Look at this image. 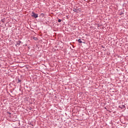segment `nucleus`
Here are the masks:
<instances>
[{
  "label": "nucleus",
  "instance_id": "3",
  "mask_svg": "<svg viewBox=\"0 0 128 128\" xmlns=\"http://www.w3.org/2000/svg\"><path fill=\"white\" fill-rule=\"evenodd\" d=\"M40 16H42V18H44V13H42L40 14Z\"/></svg>",
  "mask_w": 128,
  "mask_h": 128
},
{
  "label": "nucleus",
  "instance_id": "8",
  "mask_svg": "<svg viewBox=\"0 0 128 128\" xmlns=\"http://www.w3.org/2000/svg\"><path fill=\"white\" fill-rule=\"evenodd\" d=\"M34 40H38V38H34Z\"/></svg>",
  "mask_w": 128,
  "mask_h": 128
},
{
  "label": "nucleus",
  "instance_id": "4",
  "mask_svg": "<svg viewBox=\"0 0 128 128\" xmlns=\"http://www.w3.org/2000/svg\"><path fill=\"white\" fill-rule=\"evenodd\" d=\"M78 42L80 44H82V40H80V39L78 40Z\"/></svg>",
  "mask_w": 128,
  "mask_h": 128
},
{
  "label": "nucleus",
  "instance_id": "2",
  "mask_svg": "<svg viewBox=\"0 0 128 128\" xmlns=\"http://www.w3.org/2000/svg\"><path fill=\"white\" fill-rule=\"evenodd\" d=\"M79 10L80 9L74 8L73 10L74 12H78Z\"/></svg>",
  "mask_w": 128,
  "mask_h": 128
},
{
  "label": "nucleus",
  "instance_id": "5",
  "mask_svg": "<svg viewBox=\"0 0 128 128\" xmlns=\"http://www.w3.org/2000/svg\"><path fill=\"white\" fill-rule=\"evenodd\" d=\"M18 81L17 82H18V84L19 82H22V80H20V78H18Z\"/></svg>",
  "mask_w": 128,
  "mask_h": 128
},
{
  "label": "nucleus",
  "instance_id": "7",
  "mask_svg": "<svg viewBox=\"0 0 128 128\" xmlns=\"http://www.w3.org/2000/svg\"><path fill=\"white\" fill-rule=\"evenodd\" d=\"M62 22V20H61L59 19V20H58V22Z\"/></svg>",
  "mask_w": 128,
  "mask_h": 128
},
{
  "label": "nucleus",
  "instance_id": "6",
  "mask_svg": "<svg viewBox=\"0 0 128 128\" xmlns=\"http://www.w3.org/2000/svg\"><path fill=\"white\" fill-rule=\"evenodd\" d=\"M20 42H22L18 41V42H17V44H18V45L20 44Z\"/></svg>",
  "mask_w": 128,
  "mask_h": 128
},
{
  "label": "nucleus",
  "instance_id": "9",
  "mask_svg": "<svg viewBox=\"0 0 128 128\" xmlns=\"http://www.w3.org/2000/svg\"><path fill=\"white\" fill-rule=\"evenodd\" d=\"M123 107H124V108H125V107H126V106H123Z\"/></svg>",
  "mask_w": 128,
  "mask_h": 128
},
{
  "label": "nucleus",
  "instance_id": "1",
  "mask_svg": "<svg viewBox=\"0 0 128 128\" xmlns=\"http://www.w3.org/2000/svg\"><path fill=\"white\" fill-rule=\"evenodd\" d=\"M31 16L32 18H36L38 17V14H36V13H34V12H32Z\"/></svg>",
  "mask_w": 128,
  "mask_h": 128
}]
</instances>
